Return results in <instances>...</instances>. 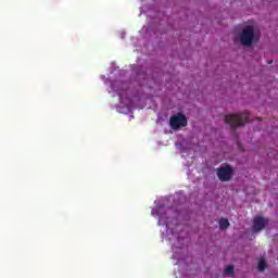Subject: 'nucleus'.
Segmentation results:
<instances>
[{
    "instance_id": "1",
    "label": "nucleus",
    "mask_w": 278,
    "mask_h": 278,
    "mask_svg": "<svg viewBox=\"0 0 278 278\" xmlns=\"http://www.w3.org/2000/svg\"><path fill=\"white\" fill-rule=\"evenodd\" d=\"M249 116H251L249 111H244L243 113L229 114L225 116V123L229 125L231 129L236 130L238 127H242L245 123L251 121Z\"/></svg>"
},
{
    "instance_id": "2",
    "label": "nucleus",
    "mask_w": 278,
    "mask_h": 278,
    "mask_svg": "<svg viewBox=\"0 0 278 278\" xmlns=\"http://www.w3.org/2000/svg\"><path fill=\"white\" fill-rule=\"evenodd\" d=\"M257 40V35H255V28L253 26H245L241 33L240 41L244 47H251L253 42Z\"/></svg>"
},
{
    "instance_id": "3",
    "label": "nucleus",
    "mask_w": 278,
    "mask_h": 278,
    "mask_svg": "<svg viewBox=\"0 0 278 278\" xmlns=\"http://www.w3.org/2000/svg\"><path fill=\"white\" fill-rule=\"evenodd\" d=\"M169 127L174 130L181 129V127H188V117L184 113H177L169 118Z\"/></svg>"
},
{
    "instance_id": "4",
    "label": "nucleus",
    "mask_w": 278,
    "mask_h": 278,
    "mask_svg": "<svg viewBox=\"0 0 278 278\" xmlns=\"http://www.w3.org/2000/svg\"><path fill=\"white\" fill-rule=\"evenodd\" d=\"M217 177L219 181H231L233 179V167L229 164L222 165L217 168Z\"/></svg>"
},
{
    "instance_id": "5",
    "label": "nucleus",
    "mask_w": 278,
    "mask_h": 278,
    "mask_svg": "<svg viewBox=\"0 0 278 278\" xmlns=\"http://www.w3.org/2000/svg\"><path fill=\"white\" fill-rule=\"evenodd\" d=\"M266 225H268V219L262 217V216H256L253 219V232L258 233V231H262L265 229Z\"/></svg>"
},
{
    "instance_id": "6",
    "label": "nucleus",
    "mask_w": 278,
    "mask_h": 278,
    "mask_svg": "<svg viewBox=\"0 0 278 278\" xmlns=\"http://www.w3.org/2000/svg\"><path fill=\"white\" fill-rule=\"evenodd\" d=\"M219 228L223 229L224 231H227V229H229V219L227 218L219 219Z\"/></svg>"
},
{
    "instance_id": "7",
    "label": "nucleus",
    "mask_w": 278,
    "mask_h": 278,
    "mask_svg": "<svg viewBox=\"0 0 278 278\" xmlns=\"http://www.w3.org/2000/svg\"><path fill=\"white\" fill-rule=\"evenodd\" d=\"M258 270L263 273V270H266V261L264 258H261L258 262Z\"/></svg>"
},
{
    "instance_id": "8",
    "label": "nucleus",
    "mask_w": 278,
    "mask_h": 278,
    "mask_svg": "<svg viewBox=\"0 0 278 278\" xmlns=\"http://www.w3.org/2000/svg\"><path fill=\"white\" fill-rule=\"evenodd\" d=\"M225 274L229 277H233V265H228L225 269Z\"/></svg>"
},
{
    "instance_id": "9",
    "label": "nucleus",
    "mask_w": 278,
    "mask_h": 278,
    "mask_svg": "<svg viewBox=\"0 0 278 278\" xmlns=\"http://www.w3.org/2000/svg\"><path fill=\"white\" fill-rule=\"evenodd\" d=\"M268 64H273V61H269Z\"/></svg>"
}]
</instances>
